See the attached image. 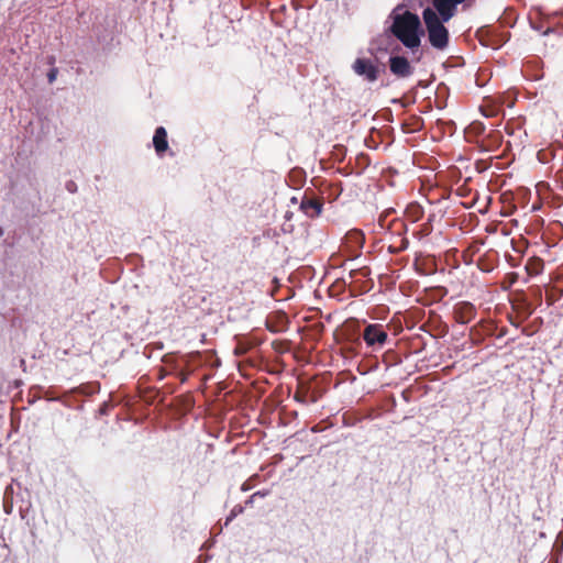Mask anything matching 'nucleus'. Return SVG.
<instances>
[{
  "mask_svg": "<svg viewBox=\"0 0 563 563\" xmlns=\"http://www.w3.org/2000/svg\"><path fill=\"white\" fill-rule=\"evenodd\" d=\"M391 33L409 49L418 48L421 44V22L417 14L404 8H396L390 13Z\"/></svg>",
  "mask_w": 563,
  "mask_h": 563,
  "instance_id": "1",
  "label": "nucleus"
},
{
  "mask_svg": "<svg viewBox=\"0 0 563 563\" xmlns=\"http://www.w3.org/2000/svg\"><path fill=\"white\" fill-rule=\"evenodd\" d=\"M422 19L428 33L430 45L439 51H443L449 46V31L444 25V21L438 19L434 10H423Z\"/></svg>",
  "mask_w": 563,
  "mask_h": 563,
  "instance_id": "2",
  "label": "nucleus"
},
{
  "mask_svg": "<svg viewBox=\"0 0 563 563\" xmlns=\"http://www.w3.org/2000/svg\"><path fill=\"white\" fill-rule=\"evenodd\" d=\"M456 4L452 0H432V7H428L424 10H434L438 14V19L441 21L449 22L456 12Z\"/></svg>",
  "mask_w": 563,
  "mask_h": 563,
  "instance_id": "3",
  "label": "nucleus"
},
{
  "mask_svg": "<svg viewBox=\"0 0 563 563\" xmlns=\"http://www.w3.org/2000/svg\"><path fill=\"white\" fill-rule=\"evenodd\" d=\"M387 339V333L380 325L371 324L364 331V340L369 346H382Z\"/></svg>",
  "mask_w": 563,
  "mask_h": 563,
  "instance_id": "4",
  "label": "nucleus"
},
{
  "mask_svg": "<svg viewBox=\"0 0 563 563\" xmlns=\"http://www.w3.org/2000/svg\"><path fill=\"white\" fill-rule=\"evenodd\" d=\"M353 70L357 75L365 77L368 81L377 79V68L369 59L357 58L353 64Z\"/></svg>",
  "mask_w": 563,
  "mask_h": 563,
  "instance_id": "5",
  "label": "nucleus"
},
{
  "mask_svg": "<svg viewBox=\"0 0 563 563\" xmlns=\"http://www.w3.org/2000/svg\"><path fill=\"white\" fill-rule=\"evenodd\" d=\"M390 71L398 77H408L411 74V66L407 58L393 56L389 59Z\"/></svg>",
  "mask_w": 563,
  "mask_h": 563,
  "instance_id": "6",
  "label": "nucleus"
},
{
  "mask_svg": "<svg viewBox=\"0 0 563 563\" xmlns=\"http://www.w3.org/2000/svg\"><path fill=\"white\" fill-rule=\"evenodd\" d=\"M153 144L157 154L164 153L168 148L167 133L164 128H158L153 137Z\"/></svg>",
  "mask_w": 563,
  "mask_h": 563,
  "instance_id": "7",
  "label": "nucleus"
},
{
  "mask_svg": "<svg viewBox=\"0 0 563 563\" xmlns=\"http://www.w3.org/2000/svg\"><path fill=\"white\" fill-rule=\"evenodd\" d=\"M301 209L307 216L314 217L320 213L321 206L317 201L308 199L301 202Z\"/></svg>",
  "mask_w": 563,
  "mask_h": 563,
  "instance_id": "8",
  "label": "nucleus"
},
{
  "mask_svg": "<svg viewBox=\"0 0 563 563\" xmlns=\"http://www.w3.org/2000/svg\"><path fill=\"white\" fill-rule=\"evenodd\" d=\"M2 233H3V232H2V230L0 229V236L2 235Z\"/></svg>",
  "mask_w": 563,
  "mask_h": 563,
  "instance_id": "9",
  "label": "nucleus"
}]
</instances>
